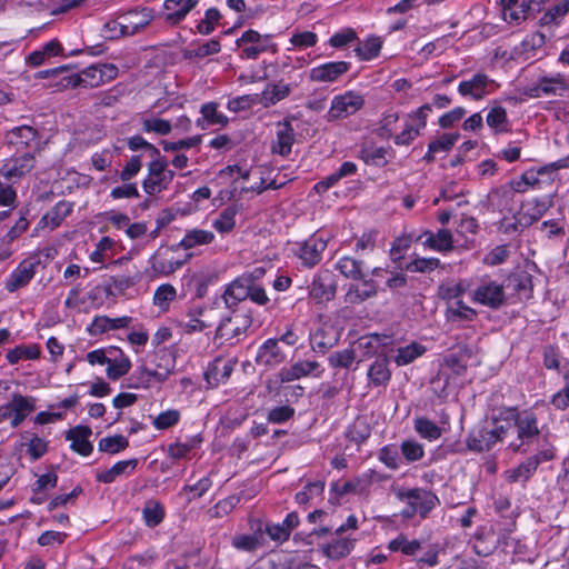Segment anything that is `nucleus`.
I'll return each instance as SVG.
<instances>
[{"mask_svg":"<svg viewBox=\"0 0 569 569\" xmlns=\"http://www.w3.org/2000/svg\"><path fill=\"white\" fill-rule=\"evenodd\" d=\"M497 419L513 425L516 429V439L508 443L510 451L526 453L531 446L542 443L538 417L532 410L519 411L517 407H505L499 410Z\"/></svg>","mask_w":569,"mask_h":569,"instance_id":"1","label":"nucleus"},{"mask_svg":"<svg viewBox=\"0 0 569 569\" xmlns=\"http://www.w3.org/2000/svg\"><path fill=\"white\" fill-rule=\"evenodd\" d=\"M466 289L471 302L492 310L500 309L507 300L503 284L490 274L471 277V282Z\"/></svg>","mask_w":569,"mask_h":569,"instance_id":"2","label":"nucleus"},{"mask_svg":"<svg viewBox=\"0 0 569 569\" xmlns=\"http://www.w3.org/2000/svg\"><path fill=\"white\" fill-rule=\"evenodd\" d=\"M396 497L406 503L401 511L405 519H411L416 515L425 519L440 503L439 498L432 491L423 488H401L396 491Z\"/></svg>","mask_w":569,"mask_h":569,"instance_id":"3","label":"nucleus"},{"mask_svg":"<svg viewBox=\"0 0 569 569\" xmlns=\"http://www.w3.org/2000/svg\"><path fill=\"white\" fill-rule=\"evenodd\" d=\"M118 76V68L112 63L92 64L78 73L61 78L66 88H97L113 80Z\"/></svg>","mask_w":569,"mask_h":569,"instance_id":"4","label":"nucleus"},{"mask_svg":"<svg viewBox=\"0 0 569 569\" xmlns=\"http://www.w3.org/2000/svg\"><path fill=\"white\" fill-rule=\"evenodd\" d=\"M556 456V448L543 438L537 452L527 457L517 467L506 471V479L509 482L528 481L542 462L551 461Z\"/></svg>","mask_w":569,"mask_h":569,"instance_id":"5","label":"nucleus"},{"mask_svg":"<svg viewBox=\"0 0 569 569\" xmlns=\"http://www.w3.org/2000/svg\"><path fill=\"white\" fill-rule=\"evenodd\" d=\"M179 250L177 244L160 246L148 259L153 277H168L180 269L193 254L188 253L184 259H176L173 252Z\"/></svg>","mask_w":569,"mask_h":569,"instance_id":"6","label":"nucleus"},{"mask_svg":"<svg viewBox=\"0 0 569 569\" xmlns=\"http://www.w3.org/2000/svg\"><path fill=\"white\" fill-rule=\"evenodd\" d=\"M271 34H260L253 29H249L236 40L237 47L241 48L240 58L256 60L267 51H276V46L271 42Z\"/></svg>","mask_w":569,"mask_h":569,"instance_id":"7","label":"nucleus"},{"mask_svg":"<svg viewBox=\"0 0 569 569\" xmlns=\"http://www.w3.org/2000/svg\"><path fill=\"white\" fill-rule=\"evenodd\" d=\"M148 177L142 182L146 193L153 196L166 190L174 177L172 170L167 169V161L161 157H153L148 166Z\"/></svg>","mask_w":569,"mask_h":569,"instance_id":"8","label":"nucleus"},{"mask_svg":"<svg viewBox=\"0 0 569 569\" xmlns=\"http://www.w3.org/2000/svg\"><path fill=\"white\" fill-rule=\"evenodd\" d=\"M568 89L565 77L558 73L550 77H538L533 83L523 88V94L532 99L542 97H565Z\"/></svg>","mask_w":569,"mask_h":569,"instance_id":"9","label":"nucleus"},{"mask_svg":"<svg viewBox=\"0 0 569 569\" xmlns=\"http://www.w3.org/2000/svg\"><path fill=\"white\" fill-rule=\"evenodd\" d=\"M365 106V98L361 93L349 90L342 94L335 96L326 118L328 121H336L355 114Z\"/></svg>","mask_w":569,"mask_h":569,"instance_id":"10","label":"nucleus"},{"mask_svg":"<svg viewBox=\"0 0 569 569\" xmlns=\"http://www.w3.org/2000/svg\"><path fill=\"white\" fill-rule=\"evenodd\" d=\"M252 318L239 310H232L231 315L221 319L214 335L216 340L220 342L239 339L251 326Z\"/></svg>","mask_w":569,"mask_h":569,"instance_id":"11","label":"nucleus"},{"mask_svg":"<svg viewBox=\"0 0 569 569\" xmlns=\"http://www.w3.org/2000/svg\"><path fill=\"white\" fill-rule=\"evenodd\" d=\"M8 146L17 151H32L36 154L40 149L41 134L39 131L28 124L13 127L4 136Z\"/></svg>","mask_w":569,"mask_h":569,"instance_id":"12","label":"nucleus"},{"mask_svg":"<svg viewBox=\"0 0 569 569\" xmlns=\"http://www.w3.org/2000/svg\"><path fill=\"white\" fill-rule=\"evenodd\" d=\"M431 113V104H422L415 111L408 114V120L403 130L395 136V143L397 146H409L418 136L421 130L427 126V119Z\"/></svg>","mask_w":569,"mask_h":569,"instance_id":"13","label":"nucleus"},{"mask_svg":"<svg viewBox=\"0 0 569 569\" xmlns=\"http://www.w3.org/2000/svg\"><path fill=\"white\" fill-rule=\"evenodd\" d=\"M40 262V257L37 253L23 259L18 267L11 271L6 280V290L12 293L18 291L20 288L28 286L33 279L37 272V267Z\"/></svg>","mask_w":569,"mask_h":569,"instance_id":"14","label":"nucleus"},{"mask_svg":"<svg viewBox=\"0 0 569 569\" xmlns=\"http://www.w3.org/2000/svg\"><path fill=\"white\" fill-rule=\"evenodd\" d=\"M138 13H126L120 20H109L101 28V37L107 40H114L122 36H131L139 32L146 27V20L143 22H133V18H137Z\"/></svg>","mask_w":569,"mask_h":569,"instance_id":"15","label":"nucleus"},{"mask_svg":"<svg viewBox=\"0 0 569 569\" xmlns=\"http://www.w3.org/2000/svg\"><path fill=\"white\" fill-rule=\"evenodd\" d=\"M326 248L327 240L320 236L312 234L307 240L297 243L295 254L306 268H313L321 261Z\"/></svg>","mask_w":569,"mask_h":569,"instance_id":"16","label":"nucleus"},{"mask_svg":"<svg viewBox=\"0 0 569 569\" xmlns=\"http://www.w3.org/2000/svg\"><path fill=\"white\" fill-rule=\"evenodd\" d=\"M337 292V281L335 274L325 269L319 270L312 279L309 295L317 302L330 301Z\"/></svg>","mask_w":569,"mask_h":569,"instance_id":"17","label":"nucleus"},{"mask_svg":"<svg viewBox=\"0 0 569 569\" xmlns=\"http://www.w3.org/2000/svg\"><path fill=\"white\" fill-rule=\"evenodd\" d=\"M36 166V154L26 151L21 156L11 157L0 168V176L7 180L21 179Z\"/></svg>","mask_w":569,"mask_h":569,"instance_id":"18","label":"nucleus"},{"mask_svg":"<svg viewBox=\"0 0 569 569\" xmlns=\"http://www.w3.org/2000/svg\"><path fill=\"white\" fill-rule=\"evenodd\" d=\"M351 63L347 61H330L313 67L309 72V79L313 82H335L349 71Z\"/></svg>","mask_w":569,"mask_h":569,"instance_id":"19","label":"nucleus"},{"mask_svg":"<svg viewBox=\"0 0 569 569\" xmlns=\"http://www.w3.org/2000/svg\"><path fill=\"white\" fill-rule=\"evenodd\" d=\"M552 207V197L533 198L522 202L520 208V222L530 226L538 221Z\"/></svg>","mask_w":569,"mask_h":569,"instance_id":"20","label":"nucleus"},{"mask_svg":"<svg viewBox=\"0 0 569 569\" xmlns=\"http://www.w3.org/2000/svg\"><path fill=\"white\" fill-rule=\"evenodd\" d=\"M251 281V276H241L227 286L221 298L228 309L232 310L239 302L248 299Z\"/></svg>","mask_w":569,"mask_h":569,"instance_id":"21","label":"nucleus"},{"mask_svg":"<svg viewBox=\"0 0 569 569\" xmlns=\"http://www.w3.org/2000/svg\"><path fill=\"white\" fill-rule=\"evenodd\" d=\"M358 283H350L345 295V301L350 305H360L378 295L379 287L372 278L365 277Z\"/></svg>","mask_w":569,"mask_h":569,"instance_id":"22","label":"nucleus"},{"mask_svg":"<svg viewBox=\"0 0 569 569\" xmlns=\"http://www.w3.org/2000/svg\"><path fill=\"white\" fill-rule=\"evenodd\" d=\"M92 435V429L89 426H76L66 432V440L70 441V449L80 456L88 457L93 451V445L89 438Z\"/></svg>","mask_w":569,"mask_h":569,"instance_id":"23","label":"nucleus"},{"mask_svg":"<svg viewBox=\"0 0 569 569\" xmlns=\"http://www.w3.org/2000/svg\"><path fill=\"white\" fill-rule=\"evenodd\" d=\"M297 83H287L283 80L269 82L259 93L260 104L264 108L272 107L288 98Z\"/></svg>","mask_w":569,"mask_h":569,"instance_id":"24","label":"nucleus"},{"mask_svg":"<svg viewBox=\"0 0 569 569\" xmlns=\"http://www.w3.org/2000/svg\"><path fill=\"white\" fill-rule=\"evenodd\" d=\"M466 443L468 449L475 452L489 451L497 445L489 423L476 426L469 432Z\"/></svg>","mask_w":569,"mask_h":569,"instance_id":"25","label":"nucleus"},{"mask_svg":"<svg viewBox=\"0 0 569 569\" xmlns=\"http://www.w3.org/2000/svg\"><path fill=\"white\" fill-rule=\"evenodd\" d=\"M493 80L485 73H476L469 80H463L458 86V92L463 97H471L473 100H481L489 94L488 87Z\"/></svg>","mask_w":569,"mask_h":569,"instance_id":"26","label":"nucleus"},{"mask_svg":"<svg viewBox=\"0 0 569 569\" xmlns=\"http://www.w3.org/2000/svg\"><path fill=\"white\" fill-rule=\"evenodd\" d=\"M277 339L266 340L258 349L256 362L258 366L273 368L282 363L286 355L282 352Z\"/></svg>","mask_w":569,"mask_h":569,"instance_id":"27","label":"nucleus"},{"mask_svg":"<svg viewBox=\"0 0 569 569\" xmlns=\"http://www.w3.org/2000/svg\"><path fill=\"white\" fill-rule=\"evenodd\" d=\"M198 2L199 0H164V21L170 26L180 23Z\"/></svg>","mask_w":569,"mask_h":569,"instance_id":"28","label":"nucleus"},{"mask_svg":"<svg viewBox=\"0 0 569 569\" xmlns=\"http://www.w3.org/2000/svg\"><path fill=\"white\" fill-rule=\"evenodd\" d=\"M138 462L136 458L118 461L111 468L98 471L96 479L102 483H112L120 477L131 476L136 471Z\"/></svg>","mask_w":569,"mask_h":569,"instance_id":"29","label":"nucleus"},{"mask_svg":"<svg viewBox=\"0 0 569 569\" xmlns=\"http://www.w3.org/2000/svg\"><path fill=\"white\" fill-rule=\"evenodd\" d=\"M295 142V130L287 120L277 123L276 140L272 142L271 151L273 153L287 157L290 154Z\"/></svg>","mask_w":569,"mask_h":569,"instance_id":"30","label":"nucleus"},{"mask_svg":"<svg viewBox=\"0 0 569 569\" xmlns=\"http://www.w3.org/2000/svg\"><path fill=\"white\" fill-rule=\"evenodd\" d=\"M419 240H422L426 247L440 252L451 251L453 248V237L448 229H439L437 233L427 230L419 237Z\"/></svg>","mask_w":569,"mask_h":569,"instance_id":"31","label":"nucleus"},{"mask_svg":"<svg viewBox=\"0 0 569 569\" xmlns=\"http://www.w3.org/2000/svg\"><path fill=\"white\" fill-rule=\"evenodd\" d=\"M214 238V233L210 230L193 228L186 231L183 238L177 243V247L178 249L191 250L200 246L212 243Z\"/></svg>","mask_w":569,"mask_h":569,"instance_id":"32","label":"nucleus"},{"mask_svg":"<svg viewBox=\"0 0 569 569\" xmlns=\"http://www.w3.org/2000/svg\"><path fill=\"white\" fill-rule=\"evenodd\" d=\"M368 380L373 387H386L391 379L389 360L387 357H378L369 367Z\"/></svg>","mask_w":569,"mask_h":569,"instance_id":"33","label":"nucleus"},{"mask_svg":"<svg viewBox=\"0 0 569 569\" xmlns=\"http://www.w3.org/2000/svg\"><path fill=\"white\" fill-rule=\"evenodd\" d=\"M131 318L130 317H120V318H109L107 316H97L90 327L88 328V331L92 336L104 333L109 330H117L121 328L128 327L130 323Z\"/></svg>","mask_w":569,"mask_h":569,"instance_id":"34","label":"nucleus"},{"mask_svg":"<svg viewBox=\"0 0 569 569\" xmlns=\"http://www.w3.org/2000/svg\"><path fill=\"white\" fill-rule=\"evenodd\" d=\"M363 268L365 261L350 256H343L336 262V269L340 272V274H342L346 279H351L355 281L361 280L363 278Z\"/></svg>","mask_w":569,"mask_h":569,"instance_id":"35","label":"nucleus"},{"mask_svg":"<svg viewBox=\"0 0 569 569\" xmlns=\"http://www.w3.org/2000/svg\"><path fill=\"white\" fill-rule=\"evenodd\" d=\"M221 51V44L218 39H210L206 42H193L189 48L183 50V58L187 60H193L197 58H206L209 56L217 54Z\"/></svg>","mask_w":569,"mask_h":569,"instance_id":"36","label":"nucleus"},{"mask_svg":"<svg viewBox=\"0 0 569 569\" xmlns=\"http://www.w3.org/2000/svg\"><path fill=\"white\" fill-rule=\"evenodd\" d=\"M355 547V540L342 537L335 538L329 543L321 546L322 553L329 559H341L347 557Z\"/></svg>","mask_w":569,"mask_h":569,"instance_id":"37","label":"nucleus"},{"mask_svg":"<svg viewBox=\"0 0 569 569\" xmlns=\"http://www.w3.org/2000/svg\"><path fill=\"white\" fill-rule=\"evenodd\" d=\"M73 204L69 201L61 200L48 211L41 219L40 223L56 229L72 212Z\"/></svg>","mask_w":569,"mask_h":569,"instance_id":"38","label":"nucleus"},{"mask_svg":"<svg viewBox=\"0 0 569 569\" xmlns=\"http://www.w3.org/2000/svg\"><path fill=\"white\" fill-rule=\"evenodd\" d=\"M200 112L202 118L197 120V126L201 129L207 126L219 124L221 127L227 126L228 118L221 112H218V103L217 102H207L201 106Z\"/></svg>","mask_w":569,"mask_h":569,"instance_id":"39","label":"nucleus"},{"mask_svg":"<svg viewBox=\"0 0 569 569\" xmlns=\"http://www.w3.org/2000/svg\"><path fill=\"white\" fill-rule=\"evenodd\" d=\"M339 338L332 330L318 329L310 337V343L313 351L325 355L332 349Z\"/></svg>","mask_w":569,"mask_h":569,"instance_id":"40","label":"nucleus"},{"mask_svg":"<svg viewBox=\"0 0 569 569\" xmlns=\"http://www.w3.org/2000/svg\"><path fill=\"white\" fill-rule=\"evenodd\" d=\"M426 347L418 342H411L397 349V355L392 358L398 367L407 366L413 362L426 352Z\"/></svg>","mask_w":569,"mask_h":569,"instance_id":"41","label":"nucleus"},{"mask_svg":"<svg viewBox=\"0 0 569 569\" xmlns=\"http://www.w3.org/2000/svg\"><path fill=\"white\" fill-rule=\"evenodd\" d=\"M371 436L370 425L366 418L358 417L352 425H350L346 431V438L349 441L360 446L365 443Z\"/></svg>","mask_w":569,"mask_h":569,"instance_id":"42","label":"nucleus"},{"mask_svg":"<svg viewBox=\"0 0 569 569\" xmlns=\"http://www.w3.org/2000/svg\"><path fill=\"white\" fill-rule=\"evenodd\" d=\"M164 507L158 500H148L142 509V518L148 528H154L164 519Z\"/></svg>","mask_w":569,"mask_h":569,"instance_id":"43","label":"nucleus"},{"mask_svg":"<svg viewBox=\"0 0 569 569\" xmlns=\"http://www.w3.org/2000/svg\"><path fill=\"white\" fill-rule=\"evenodd\" d=\"M477 316V311L467 306L462 300L456 301L447 310V319L451 322H471L476 320Z\"/></svg>","mask_w":569,"mask_h":569,"instance_id":"44","label":"nucleus"},{"mask_svg":"<svg viewBox=\"0 0 569 569\" xmlns=\"http://www.w3.org/2000/svg\"><path fill=\"white\" fill-rule=\"evenodd\" d=\"M239 209L236 204L224 208L219 216L213 220L212 227L219 233H228L236 227V216Z\"/></svg>","mask_w":569,"mask_h":569,"instance_id":"45","label":"nucleus"},{"mask_svg":"<svg viewBox=\"0 0 569 569\" xmlns=\"http://www.w3.org/2000/svg\"><path fill=\"white\" fill-rule=\"evenodd\" d=\"M12 413H22L29 416L36 410L37 399L32 396H23L14 392L9 401Z\"/></svg>","mask_w":569,"mask_h":569,"instance_id":"46","label":"nucleus"},{"mask_svg":"<svg viewBox=\"0 0 569 569\" xmlns=\"http://www.w3.org/2000/svg\"><path fill=\"white\" fill-rule=\"evenodd\" d=\"M486 121L487 124L495 131V133L508 131L507 111L501 106L492 107L486 117Z\"/></svg>","mask_w":569,"mask_h":569,"instance_id":"47","label":"nucleus"},{"mask_svg":"<svg viewBox=\"0 0 569 569\" xmlns=\"http://www.w3.org/2000/svg\"><path fill=\"white\" fill-rule=\"evenodd\" d=\"M129 447V440L122 435L108 436L100 439L98 450L109 455H116Z\"/></svg>","mask_w":569,"mask_h":569,"instance_id":"48","label":"nucleus"},{"mask_svg":"<svg viewBox=\"0 0 569 569\" xmlns=\"http://www.w3.org/2000/svg\"><path fill=\"white\" fill-rule=\"evenodd\" d=\"M7 360L11 365L18 363L22 359L36 360L40 357V349L37 345L17 346L10 349L7 355Z\"/></svg>","mask_w":569,"mask_h":569,"instance_id":"49","label":"nucleus"},{"mask_svg":"<svg viewBox=\"0 0 569 569\" xmlns=\"http://www.w3.org/2000/svg\"><path fill=\"white\" fill-rule=\"evenodd\" d=\"M415 430L421 438L428 439L429 441L437 440L442 435V430L438 425L423 417L415 420Z\"/></svg>","mask_w":569,"mask_h":569,"instance_id":"50","label":"nucleus"},{"mask_svg":"<svg viewBox=\"0 0 569 569\" xmlns=\"http://www.w3.org/2000/svg\"><path fill=\"white\" fill-rule=\"evenodd\" d=\"M381 46L382 41L380 38L369 37L355 51L360 60L369 61L379 54Z\"/></svg>","mask_w":569,"mask_h":569,"instance_id":"51","label":"nucleus"},{"mask_svg":"<svg viewBox=\"0 0 569 569\" xmlns=\"http://www.w3.org/2000/svg\"><path fill=\"white\" fill-rule=\"evenodd\" d=\"M356 361V351L352 348H347L332 352L328 357V362L331 368L349 369Z\"/></svg>","mask_w":569,"mask_h":569,"instance_id":"52","label":"nucleus"},{"mask_svg":"<svg viewBox=\"0 0 569 569\" xmlns=\"http://www.w3.org/2000/svg\"><path fill=\"white\" fill-rule=\"evenodd\" d=\"M177 297L176 288L170 283L159 286L153 295V305L167 310L169 303Z\"/></svg>","mask_w":569,"mask_h":569,"instance_id":"53","label":"nucleus"},{"mask_svg":"<svg viewBox=\"0 0 569 569\" xmlns=\"http://www.w3.org/2000/svg\"><path fill=\"white\" fill-rule=\"evenodd\" d=\"M201 442L200 438L193 437L190 441L187 442H173L168 446L167 455L174 459H183L188 456V453L193 450Z\"/></svg>","mask_w":569,"mask_h":569,"instance_id":"54","label":"nucleus"},{"mask_svg":"<svg viewBox=\"0 0 569 569\" xmlns=\"http://www.w3.org/2000/svg\"><path fill=\"white\" fill-rule=\"evenodd\" d=\"M142 130L147 133L167 136L171 132L172 126L169 120L160 118H144L141 122Z\"/></svg>","mask_w":569,"mask_h":569,"instance_id":"55","label":"nucleus"},{"mask_svg":"<svg viewBox=\"0 0 569 569\" xmlns=\"http://www.w3.org/2000/svg\"><path fill=\"white\" fill-rule=\"evenodd\" d=\"M180 411L177 409H168L160 412L152 420V426L157 430H166L176 426L180 421Z\"/></svg>","mask_w":569,"mask_h":569,"instance_id":"56","label":"nucleus"},{"mask_svg":"<svg viewBox=\"0 0 569 569\" xmlns=\"http://www.w3.org/2000/svg\"><path fill=\"white\" fill-rule=\"evenodd\" d=\"M400 451L407 462H416L423 458L425 449L416 440H405L400 445Z\"/></svg>","mask_w":569,"mask_h":569,"instance_id":"57","label":"nucleus"},{"mask_svg":"<svg viewBox=\"0 0 569 569\" xmlns=\"http://www.w3.org/2000/svg\"><path fill=\"white\" fill-rule=\"evenodd\" d=\"M221 19V13L217 8H209L204 12L203 19H201L197 24V31L200 34H210L213 32L216 24Z\"/></svg>","mask_w":569,"mask_h":569,"instance_id":"58","label":"nucleus"},{"mask_svg":"<svg viewBox=\"0 0 569 569\" xmlns=\"http://www.w3.org/2000/svg\"><path fill=\"white\" fill-rule=\"evenodd\" d=\"M378 459L389 469L397 470L400 467V456L395 445H387L379 450Z\"/></svg>","mask_w":569,"mask_h":569,"instance_id":"59","label":"nucleus"},{"mask_svg":"<svg viewBox=\"0 0 569 569\" xmlns=\"http://www.w3.org/2000/svg\"><path fill=\"white\" fill-rule=\"evenodd\" d=\"M387 150L383 147L363 148L360 151V158L370 166L383 167L387 163Z\"/></svg>","mask_w":569,"mask_h":569,"instance_id":"60","label":"nucleus"},{"mask_svg":"<svg viewBox=\"0 0 569 569\" xmlns=\"http://www.w3.org/2000/svg\"><path fill=\"white\" fill-rule=\"evenodd\" d=\"M107 365V376L111 380H118L127 375L131 368V362L127 357H121L119 360L109 359Z\"/></svg>","mask_w":569,"mask_h":569,"instance_id":"61","label":"nucleus"},{"mask_svg":"<svg viewBox=\"0 0 569 569\" xmlns=\"http://www.w3.org/2000/svg\"><path fill=\"white\" fill-rule=\"evenodd\" d=\"M565 386L556 392L550 403L558 410H566L569 407V370L563 373Z\"/></svg>","mask_w":569,"mask_h":569,"instance_id":"62","label":"nucleus"},{"mask_svg":"<svg viewBox=\"0 0 569 569\" xmlns=\"http://www.w3.org/2000/svg\"><path fill=\"white\" fill-rule=\"evenodd\" d=\"M569 12V0H563L550 7L542 17L546 24L558 23Z\"/></svg>","mask_w":569,"mask_h":569,"instance_id":"63","label":"nucleus"},{"mask_svg":"<svg viewBox=\"0 0 569 569\" xmlns=\"http://www.w3.org/2000/svg\"><path fill=\"white\" fill-rule=\"evenodd\" d=\"M48 451V441L40 438L37 435H32L29 438L27 453L31 457L32 460H38L43 457Z\"/></svg>","mask_w":569,"mask_h":569,"instance_id":"64","label":"nucleus"}]
</instances>
